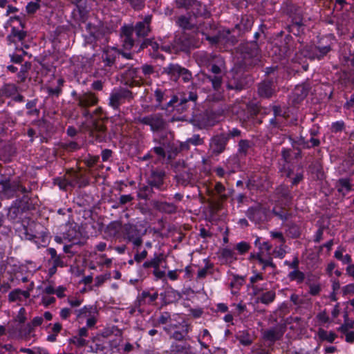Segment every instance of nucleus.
Wrapping results in <instances>:
<instances>
[{
    "label": "nucleus",
    "mask_w": 354,
    "mask_h": 354,
    "mask_svg": "<svg viewBox=\"0 0 354 354\" xmlns=\"http://www.w3.org/2000/svg\"><path fill=\"white\" fill-rule=\"evenodd\" d=\"M151 21L152 15H147L142 21H137L134 26L124 24L120 28V35L124 49L131 50L134 46L136 40L133 37V32L138 39L145 38L150 34Z\"/></svg>",
    "instance_id": "obj_1"
},
{
    "label": "nucleus",
    "mask_w": 354,
    "mask_h": 354,
    "mask_svg": "<svg viewBox=\"0 0 354 354\" xmlns=\"http://www.w3.org/2000/svg\"><path fill=\"white\" fill-rule=\"evenodd\" d=\"M335 43V37L333 35H327L321 37L317 45L306 46L304 55L310 59H323L330 50Z\"/></svg>",
    "instance_id": "obj_2"
},
{
    "label": "nucleus",
    "mask_w": 354,
    "mask_h": 354,
    "mask_svg": "<svg viewBox=\"0 0 354 354\" xmlns=\"http://www.w3.org/2000/svg\"><path fill=\"white\" fill-rule=\"evenodd\" d=\"M135 120L139 124L148 127L153 133L165 131L168 126L167 120L161 113L139 115Z\"/></svg>",
    "instance_id": "obj_3"
},
{
    "label": "nucleus",
    "mask_w": 354,
    "mask_h": 354,
    "mask_svg": "<svg viewBox=\"0 0 354 354\" xmlns=\"http://www.w3.org/2000/svg\"><path fill=\"white\" fill-rule=\"evenodd\" d=\"M239 50L241 52L243 64L245 68H250L259 65L261 62V53L256 41L242 44Z\"/></svg>",
    "instance_id": "obj_4"
},
{
    "label": "nucleus",
    "mask_w": 354,
    "mask_h": 354,
    "mask_svg": "<svg viewBox=\"0 0 354 354\" xmlns=\"http://www.w3.org/2000/svg\"><path fill=\"white\" fill-rule=\"evenodd\" d=\"M198 99V95L196 92L190 91L187 95L184 94L180 99L178 96L174 95L171 100L165 105L160 107L162 110L170 111L169 109L172 108L171 111H176L178 113H183L188 111L189 109V102H192L194 105Z\"/></svg>",
    "instance_id": "obj_5"
},
{
    "label": "nucleus",
    "mask_w": 354,
    "mask_h": 354,
    "mask_svg": "<svg viewBox=\"0 0 354 354\" xmlns=\"http://www.w3.org/2000/svg\"><path fill=\"white\" fill-rule=\"evenodd\" d=\"M162 74L167 75L172 81L177 82L180 77L185 83H188L192 80V72L186 68H184L178 64L170 63L162 68Z\"/></svg>",
    "instance_id": "obj_6"
},
{
    "label": "nucleus",
    "mask_w": 354,
    "mask_h": 354,
    "mask_svg": "<svg viewBox=\"0 0 354 354\" xmlns=\"http://www.w3.org/2000/svg\"><path fill=\"white\" fill-rule=\"evenodd\" d=\"M133 99V93L125 88H114L108 99V105L114 111H119L120 106Z\"/></svg>",
    "instance_id": "obj_7"
},
{
    "label": "nucleus",
    "mask_w": 354,
    "mask_h": 354,
    "mask_svg": "<svg viewBox=\"0 0 354 354\" xmlns=\"http://www.w3.org/2000/svg\"><path fill=\"white\" fill-rule=\"evenodd\" d=\"M247 85V77L241 69L232 68L227 75L226 88L229 91L239 92Z\"/></svg>",
    "instance_id": "obj_8"
},
{
    "label": "nucleus",
    "mask_w": 354,
    "mask_h": 354,
    "mask_svg": "<svg viewBox=\"0 0 354 354\" xmlns=\"http://www.w3.org/2000/svg\"><path fill=\"white\" fill-rule=\"evenodd\" d=\"M206 194L212 199L223 203L232 195L233 189L226 188L221 182L214 185H204Z\"/></svg>",
    "instance_id": "obj_9"
},
{
    "label": "nucleus",
    "mask_w": 354,
    "mask_h": 354,
    "mask_svg": "<svg viewBox=\"0 0 354 354\" xmlns=\"http://www.w3.org/2000/svg\"><path fill=\"white\" fill-rule=\"evenodd\" d=\"M165 178L166 172L163 169L153 168L150 170L147 177L146 182L151 187H154L156 190L164 192L167 188Z\"/></svg>",
    "instance_id": "obj_10"
},
{
    "label": "nucleus",
    "mask_w": 354,
    "mask_h": 354,
    "mask_svg": "<svg viewBox=\"0 0 354 354\" xmlns=\"http://www.w3.org/2000/svg\"><path fill=\"white\" fill-rule=\"evenodd\" d=\"M0 185L2 194L7 198L17 197L19 193L25 194L28 192V189L18 180L4 179L0 181Z\"/></svg>",
    "instance_id": "obj_11"
},
{
    "label": "nucleus",
    "mask_w": 354,
    "mask_h": 354,
    "mask_svg": "<svg viewBox=\"0 0 354 354\" xmlns=\"http://www.w3.org/2000/svg\"><path fill=\"white\" fill-rule=\"evenodd\" d=\"M283 12L291 19L294 26L300 28L304 26L303 22L302 10L301 8L292 3L291 0H286L282 4Z\"/></svg>",
    "instance_id": "obj_12"
},
{
    "label": "nucleus",
    "mask_w": 354,
    "mask_h": 354,
    "mask_svg": "<svg viewBox=\"0 0 354 354\" xmlns=\"http://www.w3.org/2000/svg\"><path fill=\"white\" fill-rule=\"evenodd\" d=\"M116 56L117 48L115 47L104 46L102 48L101 61L97 63V69L104 71L105 72L104 73L106 74L108 69L114 65Z\"/></svg>",
    "instance_id": "obj_13"
},
{
    "label": "nucleus",
    "mask_w": 354,
    "mask_h": 354,
    "mask_svg": "<svg viewBox=\"0 0 354 354\" xmlns=\"http://www.w3.org/2000/svg\"><path fill=\"white\" fill-rule=\"evenodd\" d=\"M227 143L225 133H222L213 136L209 142V153L212 156H219L225 151Z\"/></svg>",
    "instance_id": "obj_14"
},
{
    "label": "nucleus",
    "mask_w": 354,
    "mask_h": 354,
    "mask_svg": "<svg viewBox=\"0 0 354 354\" xmlns=\"http://www.w3.org/2000/svg\"><path fill=\"white\" fill-rule=\"evenodd\" d=\"M268 209L263 205L258 204L248 209L245 214L247 217L254 223H263L267 220Z\"/></svg>",
    "instance_id": "obj_15"
},
{
    "label": "nucleus",
    "mask_w": 354,
    "mask_h": 354,
    "mask_svg": "<svg viewBox=\"0 0 354 354\" xmlns=\"http://www.w3.org/2000/svg\"><path fill=\"white\" fill-rule=\"evenodd\" d=\"M122 77L125 80V84L129 86L142 84V77L138 68L129 67L124 71Z\"/></svg>",
    "instance_id": "obj_16"
},
{
    "label": "nucleus",
    "mask_w": 354,
    "mask_h": 354,
    "mask_svg": "<svg viewBox=\"0 0 354 354\" xmlns=\"http://www.w3.org/2000/svg\"><path fill=\"white\" fill-rule=\"evenodd\" d=\"M176 44L181 51L187 52L191 48L198 46V41L195 37L186 32L183 33L180 37L176 39Z\"/></svg>",
    "instance_id": "obj_17"
},
{
    "label": "nucleus",
    "mask_w": 354,
    "mask_h": 354,
    "mask_svg": "<svg viewBox=\"0 0 354 354\" xmlns=\"http://www.w3.org/2000/svg\"><path fill=\"white\" fill-rule=\"evenodd\" d=\"M75 100L77 102V106L80 108H88L96 105L98 103L97 96L92 92H85L82 94H79L76 97Z\"/></svg>",
    "instance_id": "obj_18"
},
{
    "label": "nucleus",
    "mask_w": 354,
    "mask_h": 354,
    "mask_svg": "<svg viewBox=\"0 0 354 354\" xmlns=\"http://www.w3.org/2000/svg\"><path fill=\"white\" fill-rule=\"evenodd\" d=\"M169 354H196L194 348L187 342H171Z\"/></svg>",
    "instance_id": "obj_19"
},
{
    "label": "nucleus",
    "mask_w": 354,
    "mask_h": 354,
    "mask_svg": "<svg viewBox=\"0 0 354 354\" xmlns=\"http://www.w3.org/2000/svg\"><path fill=\"white\" fill-rule=\"evenodd\" d=\"M90 135L96 142H106L108 140L106 127L103 124L99 123L96 121L93 123Z\"/></svg>",
    "instance_id": "obj_20"
},
{
    "label": "nucleus",
    "mask_w": 354,
    "mask_h": 354,
    "mask_svg": "<svg viewBox=\"0 0 354 354\" xmlns=\"http://www.w3.org/2000/svg\"><path fill=\"white\" fill-rule=\"evenodd\" d=\"M151 291L153 292H151L149 290H143L139 294L136 300V306H142L147 304H153L157 300L158 293L153 289Z\"/></svg>",
    "instance_id": "obj_21"
},
{
    "label": "nucleus",
    "mask_w": 354,
    "mask_h": 354,
    "mask_svg": "<svg viewBox=\"0 0 354 354\" xmlns=\"http://www.w3.org/2000/svg\"><path fill=\"white\" fill-rule=\"evenodd\" d=\"M195 59L200 66H209L212 63H218L220 57L205 51H199L195 54Z\"/></svg>",
    "instance_id": "obj_22"
},
{
    "label": "nucleus",
    "mask_w": 354,
    "mask_h": 354,
    "mask_svg": "<svg viewBox=\"0 0 354 354\" xmlns=\"http://www.w3.org/2000/svg\"><path fill=\"white\" fill-rule=\"evenodd\" d=\"M194 17L189 14L188 15H180L177 18L176 24L184 30H191L194 29L199 30L200 28L197 23L194 21Z\"/></svg>",
    "instance_id": "obj_23"
},
{
    "label": "nucleus",
    "mask_w": 354,
    "mask_h": 354,
    "mask_svg": "<svg viewBox=\"0 0 354 354\" xmlns=\"http://www.w3.org/2000/svg\"><path fill=\"white\" fill-rule=\"evenodd\" d=\"M284 333V330L281 326H275L264 330L262 333L263 338L271 344L281 339Z\"/></svg>",
    "instance_id": "obj_24"
},
{
    "label": "nucleus",
    "mask_w": 354,
    "mask_h": 354,
    "mask_svg": "<svg viewBox=\"0 0 354 354\" xmlns=\"http://www.w3.org/2000/svg\"><path fill=\"white\" fill-rule=\"evenodd\" d=\"M295 42L290 35H286L279 47L280 57H288L295 51Z\"/></svg>",
    "instance_id": "obj_25"
},
{
    "label": "nucleus",
    "mask_w": 354,
    "mask_h": 354,
    "mask_svg": "<svg viewBox=\"0 0 354 354\" xmlns=\"http://www.w3.org/2000/svg\"><path fill=\"white\" fill-rule=\"evenodd\" d=\"M124 232L125 239L128 241L142 237L146 233V230L142 232L137 225L130 223L124 225Z\"/></svg>",
    "instance_id": "obj_26"
},
{
    "label": "nucleus",
    "mask_w": 354,
    "mask_h": 354,
    "mask_svg": "<svg viewBox=\"0 0 354 354\" xmlns=\"http://www.w3.org/2000/svg\"><path fill=\"white\" fill-rule=\"evenodd\" d=\"M178 184L183 186H192L195 184L194 174L190 169L185 170L176 176Z\"/></svg>",
    "instance_id": "obj_27"
},
{
    "label": "nucleus",
    "mask_w": 354,
    "mask_h": 354,
    "mask_svg": "<svg viewBox=\"0 0 354 354\" xmlns=\"http://www.w3.org/2000/svg\"><path fill=\"white\" fill-rule=\"evenodd\" d=\"M259 95L262 97H270L274 93V86L272 81L264 80L258 87Z\"/></svg>",
    "instance_id": "obj_28"
},
{
    "label": "nucleus",
    "mask_w": 354,
    "mask_h": 354,
    "mask_svg": "<svg viewBox=\"0 0 354 354\" xmlns=\"http://www.w3.org/2000/svg\"><path fill=\"white\" fill-rule=\"evenodd\" d=\"M192 15L194 17H202L203 18H209L210 17V12L207 10V7L205 4H203L200 1L196 0L194 2L193 6L191 8Z\"/></svg>",
    "instance_id": "obj_29"
},
{
    "label": "nucleus",
    "mask_w": 354,
    "mask_h": 354,
    "mask_svg": "<svg viewBox=\"0 0 354 354\" xmlns=\"http://www.w3.org/2000/svg\"><path fill=\"white\" fill-rule=\"evenodd\" d=\"M44 318L42 317H35L31 322L28 323L25 326H20V335L27 336L29 335L35 327L39 326L43 323Z\"/></svg>",
    "instance_id": "obj_30"
},
{
    "label": "nucleus",
    "mask_w": 354,
    "mask_h": 354,
    "mask_svg": "<svg viewBox=\"0 0 354 354\" xmlns=\"http://www.w3.org/2000/svg\"><path fill=\"white\" fill-rule=\"evenodd\" d=\"M153 206L156 210L161 213L172 214L177 212V206L173 203L156 201Z\"/></svg>",
    "instance_id": "obj_31"
},
{
    "label": "nucleus",
    "mask_w": 354,
    "mask_h": 354,
    "mask_svg": "<svg viewBox=\"0 0 354 354\" xmlns=\"http://www.w3.org/2000/svg\"><path fill=\"white\" fill-rule=\"evenodd\" d=\"M277 198L285 205H288L292 198L291 192L286 185H279L275 191Z\"/></svg>",
    "instance_id": "obj_32"
},
{
    "label": "nucleus",
    "mask_w": 354,
    "mask_h": 354,
    "mask_svg": "<svg viewBox=\"0 0 354 354\" xmlns=\"http://www.w3.org/2000/svg\"><path fill=\"white\" fill-rule=\"evenodd\" d=\"M77 318L79 319H88L93 316H98L99 313L97 307L95 306H84L78 310H75Z\"/></svg>",
    "instance_id": "obj_33"
},
{
    "label": "nucleus",
    "mask_w": 354,
    "mask_h": 354,
    "mask_svg": "<svg viewBox=\"0 0 354 354\" xmlns=\"http://www.w3.org/2000/svg\"><path fill=\"white\" fill-rule=\"evenodd\" d=\"M165 260V256L162 253H154L152 258L147 260L142 265V268L145 269L153 268L156 269L160 267L162 261Z\"/></svg>",
    "instance_id": "obj_34"
},
{
    "label": "nucleus",
    "mask_w": 354,
    "mask_h": 354,
    "mask_svg": "<svg viewBox=\"0 0 354 354\" xmlns=\"http://www.w3.org/2000/svg\"><path fill=\"white\" fill-rule=\"evenodd\" d=\"M72 5L75 6L74 11H77L80 17H84L89 12L88 0H70Z\"/></svg>",
    "instance_id": "obj_35"
},
{
    "label": "nucleus",
    "mask_w": 354,
    "mask_h": 354,
    "mask_svg": "<svg viewBox=\"0 0 354 354\" xmlns=\"http://www.w3.org/2000/svg\"><path fill=\"white\" fill-rule=\"evenodd\" d=\"M19 91V87L14 83H6L0 88V95L5 97H11Z\"/></svg>",
    "instance_id": "obj_36"
},
{
    "label": "nucleus",
    "mask_w": 354,
    "mask_h": 354,
    "mask_svg": "<svg viewBox=\"0 0 354 354\" xmlns=\"http://www.w3.org/2000/svg\"><path fill=\"white\" fill-rule=\"evenodd\" d=\"M154 189L155 188L148 183L140 185L138 191V198L145 201L149 200L154 194Z\"/></svg>",
    "instance_id": "obj_37"
},
{
    "label": "nucleus",
    "mask_w": 354,
    "mask_h": 354,
    "mask_svg": "<svg viewBox=\"0 0 354 354\" xmlns=\"http://www.w3.org/2000/svg\"><path fill=\"white\" fill-rule=\"evenodd\" d=\"M26 31L20 30L15 27L11 28L10 34L8 35L7 39L10 43H17L22 41L26 37Z\"/></svg>",
    "instance_id": "obj_38"
},
{
    "label": "nucleus",
    "mask_w": 354,
    "mask_h": 354,
    "mask_svg": "<svg viewBox=\"0 0 354 354\" xmlns=\"http://www.w3.org/2000/svg\"><path fill=\"white\" fill-rule=\"evenodd\" d=\"M270 109L273 113L274 116L280 118L284 122V120L289 117L288 109L283 106L272 104L270 106Z\"/></svg>",
    "instance_id": "obj_39"
},
{
    "label": "nucleus",
    "mask_w": 354,
    "mask_h": 354,
    "mask_svg": "<svg viewBox=\"0 0 354 354\" xmlns=\"http://www.w3.org/2000/svg\"><path fill=\"white\" fill-rule=\"evenodd\" d=\"M317 336L321 341L328 343H333L337 337V335L335 332L328 331L322 328L318 329Z\"/></svg>",
    "instance_id": "obj_40"
},
{
    "label": "nucleus",
    "mask_w": 354,
    "mask_h": 354,
    "mask_svg": "<svg viewBox=\"0 0 354 354\" xmlns=\"http://www.w3.org/2000/svg\"><path fill=\"white\" fill-rule=\"evenodd\" d=\"M309 90L310 88L308 85H297L293 91V95L295 97V100L297 102L303 100L308 95Z\"/></svg>",
    "instance_id": "obj_41"
},
{
    "label": "nucleus",
    "mask_w": 354,
    "mask_h": 354,
    "mask_svg": "<svg viewBox=\"0 0 354 354\" xmlns=\"http://www.w3.org/2000/svg\"><path fill=\"white\" fill-rule=\"evenodd\" d=\"M276 298V292L274 290H269L263 292L257 297V302H260L265 305H269L272 303Z\"/></svg>",
    "instance_id": "obj_42"
},
{
    "label": "nucleus",
    "mask_w": 354,
    "mask_h": 354,
    "mask_svg": "<svg viewBox=\"0 0 354 354\" xmlns=\"http://www.w3.org/2000/svg\"><path fill=\"white\" fill-rule=\"evenodd\" d=\"M346 251L345 248L339 246L334 253V257L339 261H341L343 264H352V259L350 254L343 255V253Z\"/></svg>",
    "instance_id": "obj_43"
},
{
    "label": "nucleus",
    "mask_w": 354,
    "mask_h": 354,
    "mask_svg": "<svg viewBox=\"0 0 354 354\" xmlns=\"http://www.w3.org/2000/svg\"><path fill=\"white\" fill-rule=\"evenodd\" d=\"M91 42H95L97 46V41H100V44L105 46L109 42L108 37L102 32L97 30L94 32H91L89 37Z\"/></svg>",
    "instance_id": "obj_44"
},
{
    "label": "nucleus",
    "mask_w": 354,
    "mask_h": 354,
    "mask_svg": "<svg viewBox=\"0 0 354 354\" xmlns=\"http://www.w3.org/2000/svg\"><path fill=\"white\" fill-rule=\"evenodd\" d=\"M32 64L30 62H26L21 66L20 71L17 73L18 83H24L26 82L28 71L30 70Z\"/></svg>",
    "instance_id": "obj_45"
},
{
    "label": "nucleus",
    "mask_w": 354,
    "mask_h": 354,
    "mask_svg": "<svg viewBox=\"0 0 354 354\" xmlns=\"http://www.w3.org/2000/svg\"><path fill=\"white\" fill-rule=\"evenodd\" d=\"M286 233L290 237L296 239L301 235L300 227L297 224L293 222H288L286 224Z\"/></svg>",
    "instance_id": "obj_46"
},
{
    "label": "nucleus",
    "mask_w": 354,
    "mask_h": 354,
    "mask_svg": "<svg viewBox=\"0 0 354 354\" xmlns=\"http://www.w3.org/2000/svg\"><path fill=\"white\" fill-rule=\"evenodd\" d=\"M140 70L141 77H142V84L148 83L150 80V76L155 72L154 67L149 64H144Z\"/></svg>",
    "instance_id": "obj_47"
},
{
    "label": "nucleus",
    "mask_w": 354,
    "mask_h": 354,
    "mask_svg": "<svg viewBox=\"0 0 354 354\" xmlns=\"http://www.w3.org/2000/svg\"><path fill=\"white\" fill-rule=\"evenodd\" d=\"M337 189L339 193L346 195L351 190V185L348 178H340L337 183Z\"/></svg>",
    "instance_id": "obj_48"
},
{
    "label": "nucleus",
    "mask_w": 354,
    "mask_h": 354,
    "mask_svg": "<svg viewBox=\"0 0 354 354\" xmlns=\"http://www.w3.org/2000/svg\"><path fill=\"white\" fill-rule=\"evenodd\" d=\"M246 113L245 111L243 110V115L241 113L239 114V118L242 122L243 125H244L245 123L250 122L251 120H253L257 113L256 110L252 109V108L249 106H246Z\"/></svg>",
    "instance_id": "obj_49"
},
{
    "label": "nucleus",
    "mask_w": 354,
    "mask_h": 354,
    "mask_svg": "<svg viewBox=\"0 0 354 354\" xmlns=\"http://www.w3.org/2000/svg\"><path fill=\"white\" fill-rule=\"evenodd\" d=\"M148 46H150L154 53L157 52L160 48L159 44L156 41H153V39H145L139 45L136 52L139 53Z\"/></svg>",
    "instance_id": "obj_50"
},
{
    "label": "nucleus",
    "mask_w": 354,
    "mask_h": 354,
    "mask_svg": "<svg viewBox=\"0 0 354 354\" xmlns=\"http://www.w3.org/2000/svg\"><path fill=\"white\" fill-rule=\"evenodd\" d=\"M46 252L50 255V259L53 260V265L61 268L64 266L62 257L57 254V251L55 248H49L46 250Z\"/></svg>",
    "instance_id": "obj_51"
},
{
    "label": "nucleus",
    "mask_w": 354,
    "mask_h": 354,
    "mask_svg": "<svg viewBox=\"0 0 354 354\" xmlns=\"http://www.w3.org/2000/svg\"><path fill=\"white\" fill-rule=\"evenodd\" d=\"M221 257L225 263H232L236 260L234 252L229 248H224L221 252Z\"/></svg>",
    "instance_id": "obj_52"
},
{
    "label": "nucleus",
    "mask_w": 354,
    "mask_h": 354,
    "mask_svg": "<svg viewBox=\"0 0 354 354\" xmlns=\"http://www.w3.org/2000/svg\"><path fill=\"white\" fill-rule=\"evenodd\" d=\"M253 184L257 186L258 188L261 189H268L270 187V182L266 175H262V180L259 181L257 177H252L250 180Z\"/></svg>",
    "instance_id": "obj_53"
},
{
    "label": "nucleus",
    "mask_w": 354,
    "mask_h": 354,
    "mask_svg": "<svg viewBox=\"0 0 354 354\" xmlns=\"http://www.w3.org/2000/svg\"><path fill=\"white\" fill-rule=\"evenodd\" d=\"M258 263L262 266V270L263 271L266 270L267 267L271 268L273 271L277 269V266L274 263L272 258L270 257H268L267 259H264L263 257H258Z\"/></svg>",
    "instance_id": "obj_54"
},
{
    "label": "nucleus",
    "mask_w": 354,
    "mask_h": 354,
    "mask_svg": "<svg viewBox=\"0 0 354 354\" xmlns=\"http://www.w3.org/2000/svg\"><path fill=\"white\" fill-rule=\"evenodd\" d=\"M288 277L290 281H296L297 283H302L305 279V274L298 268L290 272Z\"/></svg>",
    "instance_id": "obj_55"
},
{
    "label": "nucleus",
    "mask_w": 354,
    "mask_h": 354,
    "mask_svg": "<svg viewBox=\"0 0 354 354\" xmlns=\"http://www.w3.org/2000/svg\"><path fill=\"white\" fill-rule=\"evenodd\" d=\"M53 184L59 187L61 190L66 191L68 187H70V183L68 178L66 176L62 177H57L53 179Z\"/></svg>",
    "instance_id": "obj_56"
},
{
    "label": "nucleus",
    "mask_w": 354,
    "mask_h": 354,
    "mask_svg": "<svg viewBox=\"0 0 354 354\" xmlns=\"http://www.w3.org/2000/svg\"><path fill=\"white\" fill-rule=\"evenodd\" d=\"M207 79L211 82L214 90L219 91L223 83V78L221 75H208Z\"/></svg>",
    "instance_id": "obj_57"
},
{
    "label": "nucleus",
    "mask_w": 354,
    "mask_h": 354,
    "mask_svg": "<svg viewBox=\"0 0 354 354\" xmlns=\"http://www.w3.org/2000/svg\"><path fill=\"white\" fill-rule=\"evenodd\" d=\"M252 146L251 141L248 140H241L238 145V152L241 155L245 156Z\"/></svg>",
    "instance_id": "obj_58"
},
{
    "label": "nucleus",
    "mask_w": 354,
    "mask_h": 354,
    "mask_svg": "<svg viewBox=\"0 0 354 354\" xmlns=\"http://www.w3.org/2000/svg\"><path fill=\"white\" fill-rule=\"evenodd\" d=\"M236 338L243 346H248L252 344V339L247 331L240 333Z\"/></svg>",
    "instance_id": "obj_59"
},
{
    "label": "nucleus",
    "mask_w": 354,
    "mask_h": 354,
    "mask_svg": "<svg viewBox=\"0 0 354 354\" xmlns=\"http://www.w3.org/2000/svg\"><path fill=\"white\" fill-rule=\"evenodd\" d=\"M166 93V90H162L158 88L154 91V97L156 102V107H160L162 103L165 100L167 96Z\"/></svg>",
    "instance_id": "obj_60"
},
{
    "label": "nucleus",
    "mask_w": 354,
    "mask_h": 354,
    "mask_svg": "<svg viewBox=\"0 0 354 354\" xmlns=\"http://www.w3.org/2000/svg\"><path fill=\"white\" fill-rule=\"evenodd\" d=\"M145 1L146 0H123V3H129L134 10L139 11L145 8Z\"/></svg>",
    "instance_id": "obj_61"
},
{
    "label": "nucleus",
    "mask_w": 354,
    "mask_h": 354,
    "mask_svg": "<svg viewBox=\"0 0 354 354\" xmlns=\"http://www.w3.org/2000/svg\"><path fill=\"white\" fill-rule=\"evenodd\" d=\"M66 177L68 178L70 187H74L77 184L79 183L81 175L77 171H72L68 172Z\"/></svg>",
    "instance_id": "obj_62"
},
{
    "label": "nucleus",
    "mask_w": 354,
    "mask_h": 354,
    "mask_svg": "<svg viewBox=\"0 0 354 354\" xmlns=\"http://www.w3.org/2000/svg\"><path fill=\"white\" fill-rule=\"evenodd\" d=\"M205 266L204 268L200 269L197 273L198 279H204L206 277L208 273V270L213 268L214 266L212 263H209L207 259H205Z\"/></svg>",
    "instance_id": "obj_63"
},
{
    "label": "nucleus",
    "mask_w": 354,
    "mask_h": 354,
    "mask_svg": "<svg viewBox=\"0 0 354 354\" xmlns=\"http://www.w3.org/2000/svg\"><path fill=\"white\" fill-rule=\"evenodd\" d=\"M272 213L283 221L288 220L291 216V214L284 209H277L276 208H273Z\"/></svg>",
    "instance_id": "obj_64"
}]
</instances>
